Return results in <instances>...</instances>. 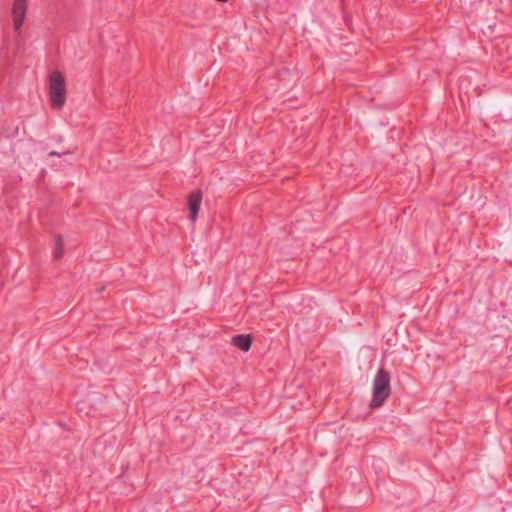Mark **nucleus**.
I'll list each match as a JSON object with an SVG mask.
<instances>
[{
	"instance_id": "4",
	"label": "nucleus",
	"mask_w": 512,
	"mask_h": 512,
	"mask_svg": "<svg viewBox=\"0 0 512 512\" xmlns=\"http://www.w3.org/2000/svg\"><path fill=\"white\" fill-rule=\"evenodd\" d=\"M187 202L191 212V221L195 222L202 202V191L196 190L191 192L188 196Z\"/></svg>"
},
{
	"instance_id": "7",
	"label": "nucleus",
	"mask_w": 512,
	"mask_h": 512,
	"mask_svg": "<svg viewBox=\"0 0 512 512\" xmlns=\"http://www.w3.org/2000/svg\"><path fill=\"white\" fill-rule=\"evenodd\" d=\"M68 153H69V151H64V152L51 151V152H49V156H58V157H60L62 155H66Z\"/></svg>"
},
{
	"instance_id": "3",
	"label": "nucleus",
	"mask_w": 512,
	"mask_h": 512,
	"mask_svg": "<svg viewBox=\"0 0 512 512\" xmlns=\"http://www.w3.org/2000/svg\"><path fill=\"white\" fill-rule=\"evenodd\" d=\"M27 5L26 0H14L12 7L14 30L20 34L21 28L26 17Z\"/></svg>"
},
{
	"instance_id": "2",
	"label": "nucleus",
	"mask_w": 512,
	"mask_h": 512,
	"mask_svg": "<svg viewBox=\"0 0 512 512\" xmlns=\"http://www.w3.org/2000/svg\"><path fill=\"white\" fill-rule=\"evenodd\" d=\"M49 97L51 107L61 109L66 102V81L64 75L55 70L49 76Z\"/></svg>"
},
{
	"instance_id": "5",
	"label": "nucleus",
	"mask_w": 512,
	"mask_h": 512,
	"mask_svg": "<svg viewBox=\"0 0 512 512\" xmlns=\"http://www.w3.org/2000/svg\"><path fill=\"white\" fill-rule=\"evenodd\" d=\"M232 344L242 351H248L252 344L250 335L239 334L232 338Z\"/></svg>"
},
{
	"instance_id": "6",
	"label": "nucleus",
	"mask_w": 512,
	"mask_h": 512,
	"mask_svg": "<svg viewBox=\"0 0 512 512\" xmlns=\"http://www.w3.org/2000/svg\"><path fill=\"white\" fill-rule=\"evenodd\" d=\"M63 239L60 235H56L55 236V250H54V257L56 259H60L63 254H64V250H63Z\"/></svg>"
},
{
	"instance_id": "1",
	"label": "nucleus",
	"mask_w": 512,
	"mask_h": 512,
	"mask_svg": "<svg viewBox=\"0 0 512 512\" xmlns=\"http://www.w3.org/2000/svg\"><path fill=\"white\" fill-rule=\"evenodd\" d=\"M390 374L383 368H380L373 380L371 408L381 407L390 396Z\"/></svg>"
}]
</instances>
